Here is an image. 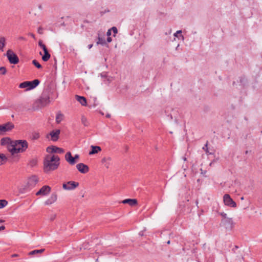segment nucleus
Segmentation results:
<instances>
[{
	"instance_id": "nucleus-53",
	"label": "nucleus",
	"mask_w": 262,
	"mask_h": 262,
	"mask_svg": "<svg viewBox=\"0 0 262 262\" xmlns=\"http://www.w3.org/2000/svg\"><path fill=\"white\" fill-rule=\"evenodd\" d=\"M13 256H16V254H14Z\"/></svg>"
},
{
	"instance_id": "nucleus-13",
	"label": "nucleus",
	"mask_w": 262,
	"mask_h": 262,
	"mask_svg": "<svg viewBox=\"0 0 262 262\" xmlns=\"http://www.w3.org/2000/svg\"><path fill=\"white\" fill-rule=\"evenodd\" d=\"M60 131L59 129H56L55 130H52L49 134V135L51 137V140L53 141H56L59 139V136ZM49 135H47V137H48Z\"/></svg>"
},
{
	"instance_id": "nucleus-37",
	"label": "nucleus",
	"mask_w": 262,
	"mask_h": 262,
	"mask_svg": "<svg viewBox=\"0 0 262 262\" xmlns=\"http://www.w3.org/2000/svg\"><path fill=\"white\" fill-rule=\"evenodd\" d=\"M37 32L40 34H42L43 33V29L41 27H39L37 30Z\"/></svg>"
},
{
	"instance_id": "nucleus-20",
	"label": "nucleus",
	"mask_w": 262,
	"mask_h": 262,
	"mask_svg": "<svg viewBox=\"0 0 262 262\" xmlns=\"http://www.w3.org/2000/svg\"><path fill=\"white\" fill-rule=\"evenodd\" d=\"M76 100L83 106H86V99L84 97L76 95Z\"/></svg>"
},
{
	"instance_id": "nucleus-10",
	"label": "nucleus",
	"mask_w": 262,
	"mask_h": 262,
	"mask_svg": "<svg viewBox=\"0 0 262 262\" xmlns=\"http://www.w3.org/2000/svg\"><path fill=\"white\" fill-rule=\"evenodd\" d=\"M14 127V124L11 122H8L6 124L0 125V132H6L11 130Z\"/></svg>"
},
{
	"instance_id": "nucleus-40",
	"label": "nucleus",
	"mask_w": 262,
	"mask_h": 262,
	"mask_svg": "<svg viewBox=\"0 0 262 262\" xmlns=\"http://www.w3.org/2000/svg\"><path fill=\"white\" fill-rule=\"evenodd\" d=\"M107 36H109L111 35V29L108 30L107 33H106Z\"/></svg>"
},
{
	"instance_id": "nucleus-3",
	"label": "nucleus",
	"mask_w": 262,
	"mask_h": 262,
	"mask_svg": "<svg viewBox=\"0 0 262 262\" xmlns=\"http://www.w3.org/2000/svg\"><path fill=\"white\" fill-rule=\"evenodd\" d=\"M40 83L38 79H34L32 81H26L19 84V88L21 89L26 88V91L34 89Z\"/></svg>"
},
{
	"instance_id": "nucleus-33",
	"label": "nucleus",
	"mask_w": 262,
	"mask_h": 262,
	"mask_svg": "<svg viewBox=\"0 0 262 262\" xmlns=\"http://www.w3.org/2000/svg\"><path fill=\"white\" fill-rule=\"evenodd\" d=\"M208 142L207 141L206 143L205 144V145L204 146V147L202 148V149L206 152V153H208Z\"/></svg>"
},
{
	"instance_id": "nucleus-38",
	"label": "nucleus",
	"mask_w": 262,
	"mask_h": 262,
	"mask_svg": "<svg viewBox=\"0 0 262 262\" xmlns=\"http://www.w3.org/2000/svg\"><path fill=\"white\" fill-rule=\"evenodd\" d=\"M182 33V31L181 30H178L174 34V36L175 37H178V34H181Z\"/></svg>"
},
{
	"instance_id": "nucleus-29",
	"label": "nucleus",
	"mask_w": 262,
	"mask_h": 262,
	"mask_svg": "<svg viewBox=\"0 0 262 262\" xmlns=\"http://www.w3.org/2000/svg\"><path fill=\"white\" fill-rule=\"evenodd\" d=\"M8 204V202L5 200H0V208L5 207Z\"/></svg>"
},
{
	"instance_id": "nucleus-32",
	"label": "nucleus",
	"mask_w": 262,
	"mask_h": 262,
	"mask_svg": "<svg viewBox=\"0 0 262 262\" xmlns=\"http://www.w3.org/2000/svg\"><path fill=\"white\" fill-rule=\"evenodd\" d=\"M111 160V158L110 157H104L102 159V162L105 163L106 162H110Z\"/></svg>"
},
{
	"instance_id": "nucleus-49",
	"label": "nucleus",
	"mask_w": 262,
	"mask_h": 262,
	"mask_svg": "<svg viewBox=\"0 0 262 262\" xmlns=\"http://www.w3.org/2000/svg\"><path fill=\"white\" fill-rule=\"evenodd\" d=\"M110 117V115H108H108H106V117L108 118V117Z\"/></svg>"
},
{
	"instance_id": "nucleus-30",
	"label": "nucleus",
	"mask_w": 262,
	"mask_h": 262,
	"mask_svg": "<svg viewBox=\"0 0 262 262\" xmlns=\"http://www.w3.org/2000/svg\"><path fill=\"white\" fill-rule=\"evenodd\" d=\"M7 72V70L5 67H0V74L2 75H5Z\"/></svg>"
},
{
	"instance_id": "nucleus-21",
	"label": "nucleus",
	"mask_w": 262,
	"mask_h": 262,
	"mask_svg": "<svg viewBox=\"0 0 262 262\" xmlns=\"http://www.w3.org/2000/svg\"><path fill=\"white\" fill-rule=\"evenodd\" d=\"M97 45H101L102 46H105L106 45L105 38L100 37V36L98 37V41L96 42Z\"/></svg>"
},
{
	"instance_id": "nucleus-47",
	"label": "nucleus",
	"mask_w": 262,
	"mask_h": 262,
	"mask_svg": "<svg viewBox=\"0 0 262 262\" xmlns=\"http://www.w3.org/2000/svg\"><path fill=\"white\" fill-rule=\"evenodd\" d=\"M93 46V44H90V45H88V47L89 49H91V48H92Z\"/></svg>"
},
{
	"instance_id": "nucleus-24",
	"label": "nucleus",
	"mask_w": 262,
	"mask_h": 262,
	"mask_svg": "<svg viewBox=\"0 0 262 262\" xmlns=\"http://www.w3.org/2000/svg\"><path fill=\"white\" fill-rule=\"evenodd\" d=\"M44 251H45L44 249H39V250H34L32 251H30L29 253V254L30 255H31L40 254V253H42Z\"/></svg>"
},
{
	"instance_id": "nucleus-1",
	"label": "nucleus",
	"mask_w": 262,
	"mask_h": 262,
	"mask_svg": "<svg viewBox=\"0 0 262 262\" xmlns=\"http://www.w3.org/2000/svg\"><path fill=\"white\" fill-rule=\"evenodd\" d=\"M60 165L59 156L47 155L43 160V170L46 173L57 169Z\"/></svg>"
},
{
	"instance_id": "nucleus-15",
	"label": "nucleus",
	"mask_w": 262,
	"mask_h": 262,
	"mask_svg": "<svg viewBox=\"0 0 262 262\" xmlns=\"http://www.w3.org/2000/svg\"><path fill=\"white\" fill-rule=\"evenodd\" d=\"M66 160L70 164L74 165L76 163V161L74 160V158L72 156L71 152H67L65 155Z\"/></svg>"
},
{
	"instance_id": "nucleus-23",
	"label": "nucleus",
	"mask_w": 262,
	"mask_h": 262,
	"mask_svg": "<svg viewBox=\"0 0 262 262\" xmlns=\"http://www.w3.org/2000/svg\"><path fill=\"white\" fill-rule=\"evenodd\" d=\"M51 55L48 51L45 52L44 55L42 56V59L44 61H47L50 58Z\"/></svg>"
},
{
	"instance_id": "nucleus-12",
	"label": "nucleus",
	"mask_w": 262,
	"mask_h": 262,
	"mask_svg": "<svg viewBox=\"0 0 262 262\" xmlns=\"http://www.w3.org/2000/svg\"><path fill=\"white\" fill-rule=\"evenodd\" d=\"M76 168L78 170L82 173H86L89 170L88 166L82 163L77 164Z\"/></svg>"
},
{
	"instance_id": "nucleus-5",
	"label": "nucleus",
	"mask_w": 262,
	"mask_h": 262,
	"mask_svg": "<svg viewBox=\"0 0 262 262\" xmlns=\"http://www.w3.org/2000/svg\"><path fill=\"white\" fill-rule=\"evenodd\" d=\"M220 226L225 228L227 230H231L234 227V222L232 218L222 219Z\"/></svg>"
},
{
	"instance_id": "nucleus-7",
	"label": "nucleus",
	"mask_w": 262,
	"mask_h": 262,
	"mask_svg": "<svg viewBox=\"0 0 262 262\" xmlns=\"http://www.w3.org/2000/svg\"><path fill=\"white\" fill-rule=\"evenodd\" d=\"M225 204L228 206L235 208L236 207V203L232 200L228 194H225L223 196Z\"/></svg>"
},
{
	"instance_id": "nucleus-17",
	"label": "nucleus",
	"mask_w": 262,
	"mask_h": 262,
	"mask_svg": "<svg viewBox=\"0 0 262 262\" xmlns=\"http://www.w3.org/2000/svg\"><path fill=\"white\" fill-rule=\"evenodd\" d=\"M123 204H127L131 206H135L137 204V200L134 199H127L122 201Z\"/></svg>"
},
{
	"instance_id": "nucleus-35",
	"label": "nucleus",
	"mask_w": 262,
	"mask_h": 262,
	"mask_svg": "<svg viewBox=\"0 0 262 262\" xmlns=\"http://www.w3.org/2000/svg\"><path fill=\"white\" fill-rule=\"evenodd\" d=\"M111 29L113 31L115 34L117 33L118 30L116 27H113Z\"/></svg>"
},
{
	"instance_id": "nucleus-42",
	"label": "nucleus",
	"mask_w": 262,
	"mask_h": 262,
	"mask_svg": "<svg viewBox=\"0 0 262 262\" xmlns=\"http://www.w3.org/2000/svg\"><path fill=\"white\" fill-rule=\"evenodd\" d=\"M112 41V38H111V37H109V36H108V37L107 38V41L108 42H111Z\"/></svg>"
},
{
	"instance_id": "nucleus-28",
	"label": "nucleus",
	"mask_w": 262,
	"mask_h": 262,
	"mask_svg": "<svg viewBox=\"0 0 262 262\" xmlns=\"http://www.w3.org/2000/svg\"><path fill=\"white\" fill-rule=\"evenodd\" d=\"M32 64L37 69H41L42 68L41 65L35 59L32 60Z\"/></svg>"
},
{
	"instance_id": "nucleus-26",
	"label": "nucleus",
	"mask_w": 262,
	"mask_h": 262,
	"mask_svg": "<svg viewBox=\"0 0 262 262\" xmlns=\"http://www.w3.org/2000/svg\"><path fill=\"white\" fill-rule=\"evenodd\" d=\"M7 158L4 154H0V165L3 164L7 161Z\"/></svg>"
},
{
	"instance_id": "nucleus-22",
	"label": "nucleus",
	"mask_w": 262,
	"mask_h": 262,
	"mask_svg": "<svg viewBox=\"0 0 262 262\" xmlns=\"http://www.w3.org/2000/svg\"><path fill=\"white\" fill-rule=\"evenodd\" d=\"M6 45V39L4 37H0V50L4 51V48Z\"/></svg>"
},
{
	"instance_id": "nucleus-9",
	"label": "nucleus",
	"mask_w": 262,
	"mask_h": 262,
	"mask_svg": "<svg viewBox=\"0 0 262 262\" xmlns=\"http://www.w3.org/2000/svg\"><path fill=\"white\" fill-rule=\"evenodd\" d=\"M47 151L50 153H58L61 154L64 152V150L63 148L52 145L47 148Z\"/></svg>"
},
{
	"instance_id": "nucleus-45",
	"label": "nucleus",
	"mask_w": 262,
	"mask_h": 262,
	"mask_svg": "<svg viewBox=\"0 0 262 262\" xmlns=\"http://www.w3.org/2000/svg\"><path fill=\"white\" fill-rule=\"evenodd\" d=\"M109 165H110V163L108 162H106L105 163V166L108 168L109 167Z\"/></svg>"
},
{
	"instance_id": "nucleus-14",
	"label": "nucleus",
	"mask_w": 262,
	"mask_h": 262,
	"mask_svg": "<svg viewBox=\"0 0 262 262\" xmlns=\"http://www.w3.org/2000/svg\"><path fill=\"white\" fill-rule=\"evenodd\" d=\"M38 182V178L36 176H33L29 179L28 185L30 187H34Z\"/></svg>"
},
{
	"instance_id": "nucleus-8",
	"label": "nucleus",
	"mask_w": 262,
	"mask_h": 262,
	"mask_svg": "<svg viewBox=\"0 0 262 262\" xmlns=\"http://www.w3.org/2000/svg\"><path fill=\"white\" fill-rule=\"evenodd\" d=\"M79 186V183L74 181H69L63 184L62 188L65 190H73Z\"/></svg>"
},
{
	"instance_id": "nucleus-25",
	"label": "nucleus",
	"mask_w": 262,
	"mask_h": 262,
	"mask_svg": "<svg viewBox=\"0 0 262 262\" xmlns=\"http://www.w3.org/2000/svg\"><path fill=\"white\" fill-rule=\"evenodd\" d=\"M63 115L60 113H58L56 116V122L57 123H60L63 119Z\"/></svg>"
},
{
	"instance_id": "nucleus-44",
	"label": "nucleus",
	"mask_w": 262,
	"mask_h": 262,
	"mask_svg": "<svg viewBox=\"0 0 262 262\" xmlns=\"http://www.w3.org/2000/svg\"><path fill=\"white\" fill-rule=\"evenodd\" d=\"M79 156L78 155L76 154L75 155V156L73 157L74 158V160L76 161V159H78L79 158Z\"/></svg>"
},
{
	"instance_id": "nucleus-46",
	"label": "nucleus",
	"mask_w": 262,
	"mask_h": 262,
	"mask_svg": "<svg viewBox=\"0 0 262 262\" xmlns=\"http://www.w3.org/2000/svg\"><path fill=\"white\" fill-rule=\"evenodd\" d=\"M5 229V227L4 226H0V231L3 230Z\"/></svg>"
},
{
	"instance_id": "nucleus-19",
	"label": "nucleus",
	"mask_w": 262,
	"mask_h": 262,
	"mask_svg": "<svg viewBox=\"0 0 262 262\" xmlns=\"http://www.w3.org/2000/svg\"><path fill=\"white\" fill-rule=\"evenodd\" d=\"M92 150L89 152V155H92L98 153L101 150V148L98 146L92 145L91 146Z\"/></svg>"
},
{
	"instance_id": "nucleus-2",
	"label": "nucleus",
	"mask_w": 262,
	"mask_h": 262,
	"mask_svg": "<svg viewBox=\"0 0 262 262\" xmlns=\"http://www.w3.org/2000/svg\"><path fill=\"white\" fill-rule=\"evenodd\" d=\"M28 147V142L25 140H18L13 141L11 145L8 147V150L12 155L19 152H23Z\"/></svg>"
},
{
	"instance_id": "nucleus-51",
	"label": "nucleus",
	"mask_w": 262,
	"mask_h": 262,
	"mask_svg": "<svg viewBox=\"0 0 262 262\" xmlns=\"http://www.w3.org/2000/svg\"><path fill=\"white\" fill-rule=\"evenodd\" d=\"M4 222V221H3V220H0V223H2V222Z\"/></svg>"
},
{
	"instance_id": "nucleus-6",
	"label": "nucleus",
	"mask_w": 262,
	"mask_h": 262,
	"mask_svg": "<svg viewBox=\"0 0 262 262\" xmlns=\"http://www.w3.org/2000/svg\"><path fill=\"white\" fill-rule=\"evenodd\" d=\"M6 55L10 63L15 64L19 62L18 56L12 50H8L7 52Z\"/></svg>"
},
{
	"instance_id": "nucleus-39",
	"label": "nucleus",
	"mask_w": 262,
	"mask_h": 262,
	"mask_svg": "<svg viewBox=\"0 0 262 262\" xmlns=\"http://www.w3.org/2000/svg\"><path fill=\"white\" fill-rule=\"evenodd\" d=\"M29 35H30V36H31L32 38H33L34 39H36L35 38V36L34 34L32 33H29L28 34Z\"/></svg>"
},
{
	"instance_id": "nucleus-31",
	"label": "nucleus",
	"mask_w": 262,
	"mask_h": 262,
	"mask_svg": "<svg viewBox=\"0 0 262 262\" xmlns=\"http://www.w3.org/2000/svg\"><path fill=\"white\" fill-rule=\"evenodd\" d=\"M40 137V135H39V134L38 133H35L33 135V137H32V139L33 140H37Z\"/></svg>"
},
{
	"instance_id": "nucleus-41",
	"label": "nucleus",
	"mask_w": 262,
	"mask_h": 262,
	"mask_svg": "<svg viewBox=\"0 0 262 262\" xmlns=\"http://www.w3.org/2000/svg\"><path fill=\"white\" fill-rule=\"evenodd\" d=\"M18 39L21 40H26V38L23 36H19L18 37Z\"/></svg>"
},
{
	"instance_id": "nucleus-43",
	"label": "nucleus",
	"mask_w": 262,
	"mask_h": 262,
	"mask_svg": "<svg viewBox=\"0 0 262 262\" xmlns=\"http://www.w3.org/2000/svg\"><path fill=\"white\" fill-rule=\"evenodd\" d=\"M42 45H43V43H42V40H40L38 41V46L40 47Z\"/></svg>"
},
{
	"instance_id": "nucleus-4",
	"label": "nucleus",
	"mask_w": 262,
	"mask_h": 262,
	"mask_svg": "<svg viewBox=\"0 0 262 262\" xmlns=\"http://www.w3.org/2000/svg\"><path fill=\"white\" fill-rule=\"evenodd\" d=\"M50 96L49 92L47 91L43 92L39 98L36 101L40 107H44L50 103Z\"/></svg>"
},
{
	"instance_id": "nucleus-11",
	"label": "nucleus",
	"mask_w": 262,
	"mask_h": 262,
	"mask_svg": "<svg viewBox=\"0 0 262 262\" xmlns=\"http://www.w3.org/2000/svg\"><path fill=\"white\" fill-rule=\"evenodd\" d=\"M51 191V187L48 185L42 186L38 191L36 193V195H46L50 193Z\"/></svg>"
},
{
	"instance_id": "nucleus-52",
	"label": "nucleus",
	"mask_w": 262,
	"mask_h": 262,
	"mask_svg": "<svg viewBox=\"0 0 262 262\" xmlns=\"http://www.w3.org/2000/svg\"><path fill=\"white\" fill-rule=\"evenodd\" d=\"M241 200H244V198H243V197H242V198H241Z\"/></svg>"
},
{
	"instance_id": "nucleus-34",
	"label": "nucleus",
	"mask_w": 262,
	"mask_h": 262,
	"mask_svg": "<svg viewBox=\"0 0 262 262\" xmlns=\"http://www.w3.org/2000/svg\"><path fill=\"white\" fill-rule=\"evenodd\" d=\"M220 214L222 216L223 219H229V217H227V214L224 213V212H220Z\"/></svg>"
},
{
	"instance_id": "nucleus-16",
	"label": "nucleus",
	"mask_w": 262,
	"mask_h": 262,
	"mask_svg": "<svg viewBox=\"0 0 262 262\" xmlns=\"http://www.w3.org/2000/svg\"><path fill=\"white\" fill-rule=\"evenodd\" d=\"M13 141H11L10 138L5 137L3 138L1 140V144L3 146L7 145V148L8 149V147L10 145L12 144Z\"/></svg>"
},
{
	"instance_id": "nucleus-27",
	"label": "nucleus",
	"mask_w": 262,
	"mask_h": 262,
	"mask_svg": "<svg viewBox=\"0 0 262 262\" xmlns=\"http://www.w3.org/2000/svg\"><path fill=\"white\" fill-rule=\"evenodd\" d=\"M81 122L85 126H88L89 125V123H88V120H87V119L84 116H82L81 117Z\"/></svg>"
},
{
	"instance_id": "nucleus-18",
	"label": "nucleus",
	"mask_w": 262,
	"mask_h": 262,
	"mask_svg": "<svg viewBox=\"0 0 262 262\" xmlns=\"http://www.w3.org/2000/svg\"><path fill=\"white\" fill-rule=\"evenodd\" d=\"M57 200V195L55 193H52L49 199H48L46 202L45 204L49 205H51L55 202Z\"/></svg>"
},
{
	"instance_id": "nucleus-48",
	"label": "nucleus",
	"mask_w": 262,
	"mask_h": 262,
	"mask_svg": "<svg viewBox=\"0 0 262 262\" xmlns=\"http://www.w3.org/2000/svg\"><path fill=\"white\" fill-rule=\"evenodd\" d=\"M170 241H168L167 242V244H170Z\"/></svg>"
},
{
	"instance_id": "nucleus-36",
	"label": "nucleus",
	"mask_w": 262,
	"mask_h": 262,
	"mask_svg": "<svg viewBox=\"0 0 262 262\" xmlns=\"http://www.w3.org/2000/svg\"><path fill=\"white\" fill-rule=\"evenodd\" d=\"M40 48L42 49V50H43V52H45L48 51V49H47V47H46V46L44 44H43V45H42L40 47Z\"/></svg>"
},
{
	"instance_id": "nucleus-50",
	"label": "nucleus",
	"mask_w": 262,
	"mask_h": 262,
	"mask_svg": "<svg viewBox=\"0 0 262 262\" xmlns=\"http://www.w3.org/2000/svg\"><path fill=\"white\" fill-rule=\"evenodd\" d=\"M235 249H238V247L237 246H235Z\"/></svg>"
}]
</instances>
